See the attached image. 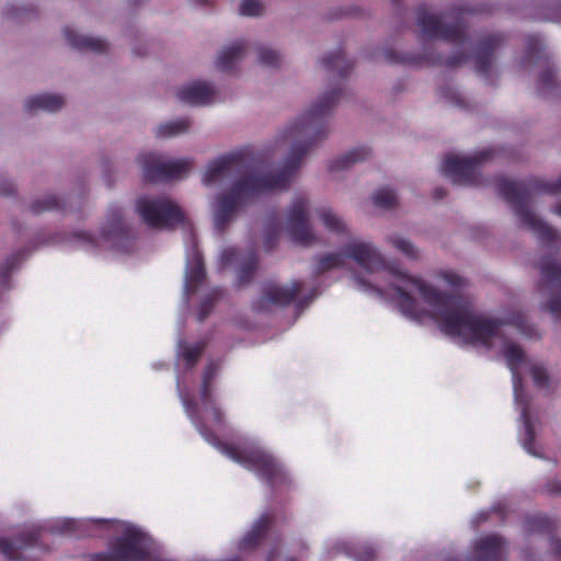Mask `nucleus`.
I'll list each match as a JSON object with an SVG mask.
<instances>
[{"label": "nucleus", "mask_w": 561, "mask_h": 561, "mask_svg": "<svg viewBox=\"0 0 561 561\" xmlns=\"http://www.w3.org/2000/svg\"><path fill=\"white\" fill-rule=\"evenodd\" d=\"M342 96V89L334 88L322 94L319 100L287 129L288 138L307 137L297 140L277 173L251 172L238 179L231 187L217 198L214 213L215 227L224 231L239 206L245 201L275 188H287L294 174L312 146L325 137L324 118L330 115Z\"/></svg>", "instance_id": "nucleus-1"}, {"label": "nucleus", "mask_w": 561, "mask_h": 561, "mask_svg": "<svg viewBox=\"0 0 561 561\" xmlns=\"http://www.w3.org/2000/svg\"><path fill=\"white\" fill-rule=\"evenodd\" d=\"M389 272L394 277L390 286L396 291V300L401 312L414 319L422 317L423 311L412 296L413 291H417L433 308V319L447 335L462 336L471 344L490 347L492 339L505 324L503 320L477 314L472 304L462 296L442 293L423 279L402 272Z\"/></svg>", "instance_id": "nucleus-2"}, {"label": "nucleus", "mask_w": 561, "mask_h": 561, "mask_svg": "<svg viewBox=\"0 0 561 561\" xmlns=\"http://www.w3.org/2000/svg\"><path fill=\"white\" fill-rule=\"evenodd\" d=\"M497 192L512 206L522 225L531 230L541 244L553 245L559 241V233L529 208V199L533 193L559 194L561 176L557 181H545L538 178H530L527 181L501 179L497 183Z\"/></svg>", "instance_id": "nucleus-3"}, {"label": "nucleus", "mask_w": 561, "mask_h": 561, "mask_svg": "<svg viewBox=\"0 0 561 561\" xmlns=\"http://www.w3.org/2000/svg\"><path fill=\"white\" fill-rule=\"evenodd\" d=\"M185 407L201 435L204 436L207 442L217 446L228 458L254 471L256 476L264 480L272 489L288 483L289 479L287 473L271 454L259 448L240 449L233 445L220 442L218 437L196 417L197 403L185 400Z\"/></svg>", "instance_id": "nucleus-4"}, {"label": "nucleus", "mask_w": 561, "mask_h": 561, "mask_svg": "<svg viewBox=\"0 0 561 561\" xmlns=\"http://www.w3.org/2000/svg\"><path fill=\"white\" fill-rule=\"evenodd\" d=\"M470 12L465 8H453L449 12L434 14L425 7L417 9V25L422 35L428 38H440L450 44L463 46L467 42L465 14Z\"/></svg>", "instance_id": "nucleus-5"}, {"label": "nucleus", "mask_w": 561, "mask_h": 561, "mask_svg": "<svg viewBox=\"0 0 561 561\" xmlns=\"http://www.w3.org/2000/svg\"><path fill=\"white\" fill-rule=\"evenodd\" d=\"M136 210L144 222L152 228H173L185 220L180 206L165 196H141L136 202Z\"/></svg>", "instance_id": "nucleus-6"}, {"label": "nucleus", "mask_w": 561, "mask_h": 561, "mask_svg": "<svg viewBox=\"0 0 561 561\" xmlns=\"http://www.w3.org/2000/svg\"><path fill=\"white\" fill-rule=\"evenodd\" d=\"M146 536L136 528L126 529L110 546L107 552L90 556V561H148Z\"/></svg>", "instance_id": "nucleus-7"}, {"label": "nucleus", "mask_w": 561, "mask_h": 561, "mask_svg": "<svg viewBox=\"0 0 561 561\" xmlns=\"http://www.w3.org/2000/svg\"><path fill=\"white\" fill-rule=\"evenodd\" d=\"M492 154V150H482L473 156L459 157L447 154L442 163V172L450 178L455 184L480 185L479 167Z\"/></svg>", "instance_id": "nucleus-8"}, {"label": "nucleus", "mask_w": 561, "mask_h": 561, "mask_svg": "<svg viewBox=\"0 0 561 561\" xmlns=\"http://www.w3.org/2000/svg\"><path fill=\"white\" fill-rule=\"evenodd\" d=\"M138 161L141 165L145 181L151 183L181 179L186 175L192 167L191 160L180 159L164 161L161 156L156 152L141 153L138 157Z\"/></svg>", "instance_id": "nucleus-9"}, {"label": "nucleus", "mask_w": 561, "mask_h": 561, "mask_svg": "<svg viewBox=\"0 0 561 561\" xmlns=\"http://www.w3.org/2000/svg\"><path fill=\"white\" fill-rule=\"evenodd\" d=\"M538 267V290L549 297L546 309L556 320H561V264L551 256H543Z\"/></svg>", "instance_id": "nucleus-10"}, {"label": "nucleus", "mask_w": 561, "mask_h": 561, "mask_svg": "<svg viewBox=\"0 0 561 561\" xmlns=\"http://www.w3.org/2000/svg\"><path fill=\"white\" fill-rule=\"evenodd\" d=\"M250 158L251 152L245 148L218 157L208 163L203 182L210 185L224 178L241 174L249 169Z\"/></svg>", "instance_id": "nucleus-11"}, {"label": "nucleus", "mask_w": 561, "mask_h": 561, "mask_svg": "<svg viewBox=\"0 0 561 561\" xmlns=\"http://www.w3.org/2000/svg\"><path fill=\"white\" fill-rule=\"evenodd\" d=\"M383 56L389 64L415 67L427 65L455 68L468 60V56L463 51H458L453 56L445 58L443 55L427 49L423 55L400 54L393 49H386L383 51Z\"/></svg>", "instance_id": "nucleus-12"}, {"label": "nucleus", "mask_w": 561, "mask_h": 561, "mask_svg": "<svg viewBox=\"0 0 561 561\" xmlns=\"http://www.w3.org/2000/svg\"><path fill=\"white\" fill-rule=\"evenodd\" d=\"M308 201L304 196H297L288 210V233L291 240L301 245H309L314 240L308 218Z\"/></svg>", "instance_id": "nucleus-13"}, {"label": "nucleus", "mask_w": 561, "mask_h": 561, "mask_svg": "<svg viewBox=\"0 0 561 561\" xmlns=\"http://www.w3.org/2000/svg\"><path fill=\"white\" fill-rule=\"evenodd\" d=\"M344 254L368 273L387 270L385 257L370 242L354 239L344 247Z\"/></svg>", "instance_id": "nucleus-14"}, {"label": "nucleus", "mask_w": 561, "mask_h": 561, "mask_svg": "<svg viewBox=\"0 0 561 561\" xmlns=\"http://www.w3.org/2000/svg\"><path fill=\"white\" fill-rule=\"evenodd\" d=\"M301 289L302 283L300 280L291 282L290 286L268 284L264 287L262 297L253 302V309L255 311H263L270 305L288 306L296 300Z\"/></svg>", "instance_id": "nucleus-15"}, {"label": "nucleus", "mask_w": 561, "mask_h": 561, "mask_svg": "<svg viewBox=\"0 0 561 561\" xmlns=\"http://www.w3.org/2000/svg\"><path fill=\"white\" fill-rule=\"evenodd\" d=\"M42 533L32 529L21 533L14 541L0 538V553L10 561H21L27 550H34L39 546Z\"/></svg>", "instance_id": "nucleus-16"}, {"label": "nucleus", "mask_w": 561, "mask_h": 561, "mask_svg": "<svg viewBox=\"0 0 561 561\" xmlns=\"http://www.w3.org/2000/svg\"><path fill=\"white\" fill-rule=\"evenodd\" d=\"M505 554V539L499 535H486L474 542L472 556L469 561H504ZM448 561L458 560L450 559Z\"/></svg>", "instance_id": "nucleus-17"}, {"label": "nucleus", "mask_w": 561, "mask_h": 561, "mask_svg": "<svg viewBox=\"0 0 561 561\" xmlns=\"http://www.w3.org/2000/svg\"><path fill=\"white\" fill-rule=\"evenodd\" d=\"M504 35L500 33L483 36L474 54V67L477 73L486 77L492 67L494 51L504 43Z\"/></svg>", "instance_id": "nucleus-18"}, {"label": "nucleus", "mask_w": 561, "mask_h": 561, "mask_svg": "<svg viewBox=\"0 0 561 561\" xmlns=\"http://www.w3.org/2000/svg\"><path fill=\"white\" fill-rule=\"evenodd\" d=\"M178 99L191 105H208L214 101L215 90L206 82H193L182 87L178 93Z\"/></svg>", "instance_id": "nucleus-19"}, {"label": "nucleus", "mask_w": 561, "mask_h": 561, "mask_svg": "<svg viewBox=\"0 0 561 561\" xmlns=\"http://www.w3.org/2000/svg\"><path fill=\"white\" fill-rule=\"evenodd\" d=\"M274 516L271 513L262 514L253 524L239 542L240 550H251L257 548L266 537L273 525Z\"/></svg>", "instance_id": "nucleus-20"}, {"label": "nucleus", "mask_w": 561, "mask_h": 561, "mask_svg": "<svg viewBox=\"0 0 561 561\" xmlns=\"http://www.w3.org/2000/svg\"><path fill=\"white\" fill-rule=\"evenodd\" d=\"M274 516L271 513L262 514L253 524L239 542L240 550H251L257 548L266 537L273 525Z\"/></svg>", "instance_id": "nucleus-21"}, {"label": "nucleus", "mask_w": 561, "mask_h": 561, "mask_svg": "<svg viewBox=\"0 0 561 561\" xmlns=\"http://www.w3.org/2000/svg\"><path fill=\"white\" fill-rule=\"evenodd\" d=\"M274 516L271 513L262 514L253 524L239 542L240 550H251L257 548L266 537L273 525Z\"/></svg>", "instance_id": "nucleus-22"}, {"label": "nucleus", "mask_w": 561, "mask_h": 561, "mask_svg": "<svg viewBox=\"0 0 561 561\" xmlns=\"http://www.w3.org/2000/svg\"><path fill=\"white\" fill-rule=\"evenodd\" d=\"M206 278V271L204 266L203 256L198 251H195L185 274V291L187 295H193Z\"/></svg>", "instance_id": "nucleus-23"}, {"label": "nucleus", "mask_w": 561, "mask_h": 561, "mask_svg": "<svg viewBox=\"0 0 561 561\" xmlns=\"http://www.w3.org/2000/svg\"><path fill=\"white\" fill-rule=\"evenodd\" d=\"M65 38L68 44L78 50H91L95 53H104L107 49V43L100 37H90L76 33L69 27L64 30Z\"/></svg>", "instance_id": "nucleus-24"}, {"label": "nucleus", "mask_w": 561, "mask_h": 561, "mask_svg": "<svg viewBox=\"0 0 561 561\" xmlns=\"http://www.w3.org/2000/svg\"><path fill=\"white\" fill-rule=\"evenodd\" d=\"M102 238L111 240L127 236V228L123 219L122 209L117 206L111 207L106 217V222L102 229Z\"/></svg>", "instance_id": "nucleus-25"}, {"label": "nucleus", "mask_w": 561, "mask_h": 561, "mask_svg": "<svg viewBox=\"0 0 561 561\" xmlns=\"http://www.w3.org/2000/svg\"><path fill=\"white\" fill-rule=\"evenodd\" d=\"M65 104V100L58 94H37L28 98L25 102V111L32 113L36 110L56 112Z\"/></svg>", "instance_id": "nucleus-26"}, {"label": "nucleus", "mask_w": 561, "mask_h": 561, "mask_svg": "<svg viewBox=\"0 0 561 561\" xmlns=\"http://www.w3.org/2000/svg\"><path fill=\"white\" fill-rule=\"evenodd\" d=\"M247 50L245 42H236L225 48L216 60V67L224 72H228L234 68L236 62L241 59Z\"/></svg>", "instance_id": "nucleus-27"}, {"label": "nucleus", "mask_w": 561, "mask_h": 561, "mask_svg": "<svg viewBox=\"0 0 561 561\" xmlns=\"http://www.w3.org/2000/svg\"><path fill=\"white\" fill-rule=\"evenodd\" d=\"M557 520L545 514L528 515L524 520V529L527 534H546L551 536L557 530Z\"/></svg>", "instance_id": "nucleus-28"}, {"label": "nucleus", "mask_w": 561, "mask_h": 561, "mask_svg": "<svg viewBox=\"0 0 561 561\" xmlns=\"http://www.w3.org/2000/svg\"><path fill=\"white\" fill-rule=\"evenodd\" d=\"M370 153H371V151L367 147L363 146V147L354 148V149L350 150L348 152H346L345 154H343L342 157H340L335 160H332L329 164V170L330 171L345 170L357 162L365 161L370 156Z\"/></svg>", "instance_id": "nucleus-29"}, {"label": "nucleus", "mask_w": 561, "mask_h": 561, "mask_svg": "<svg viewBox=\"0 0 561 561\" xmlns=\"http://www.w3.org/2000/svg\"><path fill=\"white\" fill-rule=\"evenodd\" d=\"M504 356L510 369L512 370L514 389L517 394L518 390L522 388V378L517 373V367L524 360V351L517 344L508 343L505 345Z\"/></svg>", "instance_id": "nucleus-30"}, {"label": "nucleus", "mask_w": 561, "mask_h": 561, "mask_svg": "<svg viewBox=\"0 0 561 561\" xmlns=\"http://www.w3.org/2000/svg\"><path fill=\"white\" fill-rule=\"evenodd\" d=\"M322 67L328 71H337L341 78L346 77L354 67V64L346 59L342 49L327 55L321 60Z\"/></svg>", "instance_id": "nucleus-31"}, {"label": "nucleus", "mask_w": 561, "mask_h": 561, "mask_svg": "<svg viewBox=\"0 0 561 561\" xmlns=\"http://www.w3.org/2000/svg\"><path fill=\"white\" fill-rule=\"evenodd\" d=\"M206 345L207 344L204 341H198L194 344H190L187 342H181L179 344L180 356L184 360L186 369H192L196 366L206 348Z\"/></svg>", "instance_id": "nucleus-32"}, {"label": "nucleus", "mask_w": 561, "mask_h": 561, "mask_svg": "<svg viewBox=\"0 0 561 561\" xmlns=\"http://www.w3.org/2000/svg\"><path fill=\"white\" fill-rule=\"evenodd\" d=\"M257 266H259L257 254L255 252H252L242 261V263L239 267L238 276H237V286L243 287V286L249 285L252 282V279L256 273Z\"/></svg>", "instance_id": "nucleus-33"}, {"label": "nucleus", "mask_w": 561, "mask_h": 561, "mask_svg": "<svg viewBox=\"0 0 561 561\" xmlns=\"http://www.w3.org/2000/svg\"><path fill=\"white\" fill-rule=\"evenodd\" d=\"M191 122L183 117L172 122L161 124L156 129V136L160 138L174 137L188 130Z\"/></svg>", "instance_id": "nucleus-34"}, {"label": "nucleus", "mask_w": 561, "mask_h": 561, "mask_svg": "<svg viewBox=\"0 0 561 561\" xmlns=\"http://www.w3.org/2000/svg\"><path fill=\"white\" fill-rule=\"evenodd\" d=\"M344 250L341 252L328 253L318 259L316 273L318 275L325 273L332 268L343 267L345 264Z\"/></svg>", "instance_id": "nucleus-35"}, {"label": "nucleus", "mask_w": 561, "mask_h": 561, "mask_svg": "<svg viewBox=\"0 0 561 561\" xmlns=\"http://www.w3.org/2000/svg\"><path fill=\"white\" fill-rule=\"evenodd\" d=\"M319 217L324 227L335 233H344L346 226L344 221L329 208H321L318 210Z\"/></svg>", "instance_id": "nucleus-36"}, {"label": "nucleus", "mask_w": 561, "mask_h": 561, "mask_svg": "<svg viewBox=\"0 0 561 561\" xmlns=\"http://www.w3.org/2000/svg\"><path fill=\"white\" fill-rule=\"evenodd\" d=\"M50 210H65V205L59 198L51 195L34 201L30 205V211L34 215Z\"/></svg>", "instance_id": "nucleus-37"}, {"label": "nucleus", "mask_w": 561, "mask_h": 561, "mask_svg": "<svg viewBox=\"0 0 561 561\" xmlns=\"http://www.w3.org/2000/svg\"><path fill=\"white\" fill-rule=\"evenodd\" d=\"M220 288L213 289L199 304L197 319L203 322L213 311L216 301L222 296Z\"/></svg>", "instance_id": "nucleus-38"}, {"label": "nucleus", "mask_w": 561, "mask_h": 561, "mask_svg": "<svg viewBox=\"0 0 561 561\" xmlns=\"http://www.w3.org/2000/svg\"><path fill=\"white\" fill-rule=\"evenodd\" d=\"M373 202L377 207L391 209L397 205V195L391 188L377 190L373 195Z\"/></svg>", "instance_id": "nucleus-39"}, {"label": "nucleus", "mask_w": 561, "mask_h": 561, "mask_svg": "<svg viewBox=\"0 0 561 561\" xmlns=\"http://www.w3.org/2000/svg\"><path fill=\"white\" fill-rule=\"evenodd\" d=\"M389 243L400 251L402 254H404L407 257L415 260L419 257V251L417 249L405 238L393 234L388 238Z\"/></svg>", "instance_id": "nucleus-40"}, {"label": "nucleus", "mask_w": 561, "mask_h": 561, "mask_svg": "<svg viewBox=\"0 0 561 561\" xmlns=\"http://www.w3.org/2000/svg\"><path fill=\"white\" fill-rule=\"evenodd\" d=\"M522 415H523L524 423H525V438L523 440V446L527 453L536 456L537 453L535 450V439H536L535 428L530 422V419H529L526 408L524 409Z\"/></svg>", "instance_id": "nucleus-41"}, {"label": "nucleus", "mask_w": 561, "mask_h": 561, "mask_svg": "<svg viewBox=\"0 0 561 561\" xmlns=\"http://www.w3.org/2000/svg\"><path fill=\"white\" fill-rule=\"evenodd\" d=\"M282 57L278 51L261 46L257 48V61L259 64L277 68L280 65Z\"/></svg>", "instance_id": "nucleus-42"}, {"label": "nucleus", "mask_w": 561, "mask_h": 561, "mask_svg": "<svg viewBox=\"0 0 561 561\" xmlns=\"http://www.w3.org/2000/svg\"><path fill=\"white\" fill-rule=\"evenodd\" d=\"M21 260V253H13L7 257L5 262L0 266V286H7L11 272L20 264Z\"/></svg>", "instance_id": "nucleus-43"}, {"label": "nucleus", "mask_w": 561, "mask_h": 561, "mask_svg": "<svg viewBox=\"0 0 561 561\" xmlns=\"http://www.w3.org/2000/svg\"><path fill=\"white\" fill-rule=\"evenodd\" d=\"M534 58L539 60L543 58V56L539 37L536 35H530L527 37V48L525 58L523 60V66H526V64L531 61Z\"/></svg>", "instance_id": "nucleus-44"}, {"label": "nucleus", "mask_w": 561, "mask_h": 561, "mask_svg": "<svg viewBox=\"0 0 561 561\" xmlns=\"http://www.w3.org/2000/svg\"><path fill=\"white\" fill-rule=\"evenodd\" d=\"M508 322L528 337L536 335L535 329L528 323L526 316L522 312L512 313Z\"/></svg>", "instance_id": "nucleus-45"}, {"label": "nucleus", "mask_w": 561, "mask_h": 561, "mask_svg": "<svg viewBox=\"0 0 561 561\" xmlns=\"http://www.w3.org/2000/svg\"><path fill=\"white\" fill-rule=\"evenodd\" d=\"M556 85V70L552 67H547L539 76L538 92L546 93L552 90Z\"/></svg>", "instance_id": "nucleus-46"}, {"label": "nucleus", "mask_w": 561, "mask_h": 561, "mask_svg": "<svg viewBox=\"0 0 561 561\" xmlns=\"http://www.w3.org/2000/svg\"><path fill=\"white\" fill-rule=\"evenodd\" d=\"M239 13L243 16H257L263 13V5L260 0H242Z\"/></svg>", "instance_id": "nucleus-47"}, {"label": "nucleus", "mask_w": 561, "mask_h": 561, "mask_svg": "<svg viewBox=\"0 0 561 561\" xmlns=\"http://www.w3.org/2000/svg\"><path fill=\"white\" fill-rule=\"evenodd\" d=\"M534 383L538 388L547 389L550 385V378L542 366H534L530 370Z\"/></svg>", "instance_id": "nucleus-48"}, {"label": "nucleus", "mask_w": 561, "mask_h": 561, "mask_svg": "<svg viewBox=\"0 0 561 561\" xmlns=\"http://www.w3.org/2000/svg\"><path fill=\"white\" fill-rule=\"evenodd\" d=\"M278 234H279V224H277L276 227H270L266 230V236H265V250L266 251H271L275 247Z\"/></svg>", "instance_id": "nucleus-49"}, {"label": "nucleus", "mask_w": 561, "mask_h": 561, "mask_svg": "<svg viewBox=\"0 0 561 561\" xmlns=\"http://www.w3.org/2000/svg\"><path fill=\"white\" fill-rule=\"evenodd\" d=\"M549 554L558 561H561V539L554 533L549 536Z\"/></svg>", "instance_id": "nucleus-50"}, {"label": "nucleus", "mask_w": 561, "mask_h": 561, "mask_svg": "<svg viewBox=\"0 0 561 561\" xmlns=\"http://www.w3.org/2000/svg\"><path fill=\"white\" fill-rule=\"evenodd\" d=\"M443 279L455 288H460L465 285V279L454 272H444L442 274Z\"/></svg>", "instance_id": "nucleus-51"}, {"label": "nucleus", "mask_w": 561, "mask_h": 561, "mask_svg": "<svg viewBox=\"0 0 561 561\" xmlns=\"http://www.w3.org/2000/svg\"><path fill=\"white\" fill-rule=\"evenodd\" d=\"M219 370V365L215 362L208 363V365L205 368L203 380L204 383H213V380L215 379L217 373Z\"/></svg>", "instance_id": "nucleus-52"}, {"label": "nucleus", "mask_w": 561, "mask_h": 561, "mask_svg": "<svg viewBox=\"0 0 561 561\" xmlns=\"http://www.w3.org/2000/svg\"><path fill=\"white\" fill-rule=\"evenodd\" d=\"M238 252L236 249H226L222 251L220 260H221V266L225 267L227 265H230L232 262L237 260Z\"/></svg>", "instance_id": "nucleus-53"}, {"label": "nucleus", "mask_w": 561, "mask_h": 561, "mask_svg": "<svg viewBox=\"0 0 561 561\" xmlns=\"http://www.w3.org/2000/svg\"><path fill=\"white\" fill-rule=\"evenodd\" d=\"M376 550L373 547L364 548L356 557V561H375Z\"/></svg>", "instance_id": "nucleus-54"}, {"label": "nucleus", "mask_w": 561, "mask_h": 561, "mask_svg": "<svg viewBox=\"0 0 561 561\" xmlns=\"http://www.w3.org/2000/svg\"><path fill=\"white\" fill-rule=\"evenodd\" d=\"M15 193V186L5 178H0V195H12Z\"/></svg>", "instance_id": "nucleus-55"}, {"label": "nucleus", "mask_w": 561, "mask_h": 561, "mask_svg": "<svg viewBox=\"0 0 561 561\" xmlns=\"http://www.w3.org/2000/svg\"><path fill=\"white\" fill-rule=\"evenodd\" d=\"M211 392H213L211 383H204V381H202L201 399L204 404L213 403Z\"/></svg>", "instance_id": "nucleus-56"}, {"label": "nucleus", "mask_w": 561, "mask_h": 561, "mask_svg": "<svg viewBox=\"0 0 561 561\" xmlns=\"http://www.w3.org/2000/svg\"><path fill=\"white\" fill-rule=\"evenodd\" d=\"M546 491L551 495H560L561 494V480L556 479L551 480L546 484Z\"/></svg>", "instance_id": "nucleus-57"}, {"label": "nucleus", "mask_w": 561, "mask_h": 561, "mask_svg": "<svg viewBox=\"0 0 561 561\" xmlns=\"http://www.w3.org/2000/svg\"><path fill=\"white\" fill-rule=\"evenodd\" d=\"M353 277H354V279H355L356 284H357L360 288H364V289H373V290H376V291H378L379 294H381V291H380L378 288H376L375 286L369 285V284L364 279V277H362L359 274L355 273V274L353 275Z\"/></svg>", "instance_id": "nucleus-58"}, {"label": "nucleus", "mask_w": 561, "mask_h": 561, "mask_svg": "<svg viewBox=\"0 0 561 561\" xmlns=\"http://www.w3.org/2000/svg\"><path fill=\"white\" fill-rule=\"evenodd\" d=\"M75 237H76L77 239H80V240H82V241L87 242V243H88L89 245H91L92 248H95V247H96V242H95V240H94L91 236H89L88 233H85V232H82V231L77 232V233L75 234Z\"/></svg>", "instance_id": "nucleus-59"}, {"label": "nucleus", "mask_w": 561, "mask_h": 561, "mask_svg": "<svg viewBox=\"0 0 561 561\" xmlns=\"http://www.w3.org/2000/svg\"><path fill=\"white\" fill-rule=\"evenodd\" d=\"M442 94L449 99L450 101H453L455 104L457 105H461V100H460V96L458 94H456L455 92H450V95H449V91L448 90H445L443 89L442 90Z\"/></svg>", "instance_id": "nucleus-60"}, {"label": "nucleus", "mask_w": 561, "mask_h": 561, "mask_svg": "<svg viewBox=\"0 0 561 561\" xmlns=\"http://www.w3.org/2000/svg\"><path fill=\"white\" fill-rule=\"evenodd\" d=\"M76 530H77V522L76 520L71 519V520L65 522L64 527H62L64 533L72 534V533H76Z\"/></svg>", "instance_id": "nucleus-61"}, {"label": "nucleus", "mask_w": 561, "mask_h": 561, "mask_svg": "<svg viewBox=\"0 0 561 561\" xmlns=\"http://www.w3.org/2000/svg\"><path fill=\"white\" fill-rule=\"evenodd\" d=\"M211 412H213L215 422L220 424L222 422V420H224L222 411L218 407L213 404L211 405Z\"/></svg>", "instance_id": "nucleus-62"}, {"label": "nucleus", "mask_w": 561, "mask_h": 561, "mask_svg": "<svg viewBox=\"0 0 561 561\" xmlns=\"http://www.w3.org/2000/svg\"><path fill=\"white\" fill-rule=\"evenodd\" d=\"M447 195V191L444 187H436L433 192V197L437 201L444 198Z\"/></svg>", "instance_id": "nucleus-63"}, {"label": "nucleus", "mask_w": 561, "mask_h": 561, "mask_svg": "<svg viewBox=\"0 0 561 561\" xmlns=\"http://www.w3.org/2000/svg\"><path fill=\"white\" fill-rule=\"evenodd\" d=\"M278 557V548L273 547L266 554L265 561H274Z\"/></svg>", "instance_id": "nucleus-64"}]
</instances>
